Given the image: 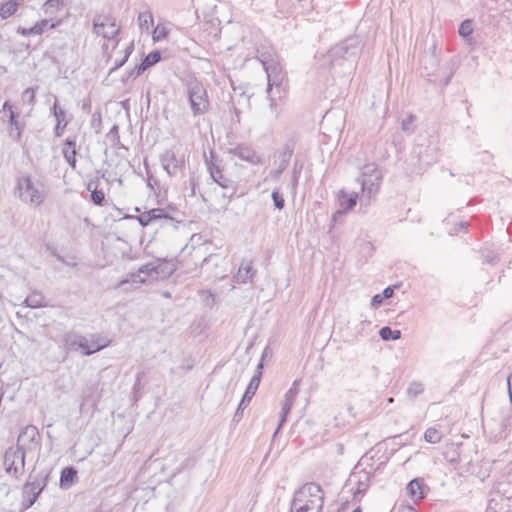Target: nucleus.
I'll return each mask as SVG.
<instances>
[{
	"mask_svg": "<svg viewBox=\"0 0 512 512\" xmlns=\"http://www.w3.org/2000/svg\"><path fill=\"white\" fill-rule=\"evenodd\" d=\"M486 512H512V462L493 483Z\"/></svg>",
	"mask_w": 512,
	"mask_h": 512,
	"instance_id": "obj_1",
	"label": "nucleus"
},
{
	"mask_svg": "<svg viewBox=\"0 0 512 512\" xmlns=\"http://www.w3.org/2000/svg\"><path fill=\"white\" fill-rule=\"evenodd\" d=\"M291 507L301 512H322L324 496L321 486L314 482L304 484L294 493Z\"/></svg>",
	"mask_w": 512,
	"mask_h": 512,
	"instance_id": "obj_2",
	"label": "nucleus"
},
{
	"mask_svg": "<svg viewBox=\"0 0 512 512\" xmlns=\"http://www.w3.org/2000/svg\"><path fill=\"white\" fill-rule=\"evenodd\" d=\"M50 477V471L40 470L37 473L32 471L28 480L22 487V506L28 509L34 505L41 492L46 488Z\"/></svg>",
	"mask_w": 512,
	"mask_h": 512,
	"instance_id": "obj_3",
	"label": "nucleus"
},
{
	"mask_svg": "<svg viewBox=\"0 0 512 512\" xmlns=\"http://www.w3.org/2000/svg\"><path fill=\"white\" fill-rule=\"evenodd\" d=\"M186 92L194 116L205 114L209 110V100L204 85L197 79L187 82Z\"/></svg>",
	"mask_w": 512,
	"mask_h": 512,
	"instance_id": "obj_4",
	"label": "nucleus"
},
{
	"mask_svg": "<svg viewBox=\"0 0 512 512\" xmlns=\"http://www.w3.org/2000/svg\"><path fill=\"white\" fill-rule=\"evenodd\" d=\"M17 190L19 198L23 202L34 206L41 205L46 198L44 186L39 182L34 183L29 176L21 177L18 180Z\"/></svg>",
	"mask_w": 512,
	"mask_h": 512,
	"instance_id": "obj_5",
	"label": "nucleus"
},
{
	"mask_svg": "<svg viewBox=\"0 0 512 512\" xmlns=\"http://www.w3.org/2000/svg\"><path fill=\"white\" fill-rule=\"evenodd\" d=\"M26 454L16 446L7 448L3 460L5 472L15 479H20L24 473Z\"/></svg>",
	"mask_w": 512,
	"mask_h": 512,
	"instance_id": "obj_6",
	"label": "nucleus"
},
{
	"mask_svg": "<svg viewBox=\"0 0 512 512\" xmlns=\"http://www.w3.org/2000/svg\"><path fill=\"white\" fill-rule=\"evenodd\" d=\"M205 163L214 182L225 190H231V193L236 192L237 185L223 174L222 160L213 151L210 152L209 158L205 157Z\"/></svg>",
	"mask_w": 512,
	"mask_h": 512,
	"instance_id": "obj_7",
	"label": "nucleus"
},
{
	"mask_svg": "<svg viewBox=\"0 0 512 512\" xmlns=\"http://www.w3.org/2000/svg\"><path fill=\"white\" fill-rule=\"evenodd\" d=\"M15 446L25 453L39 450L40 434L38 428L34 425H27L18 435Z\"/></svg>",
	"mask_w": 512,
	"mask_h": 512,
	"instance_id": "obj_8",
	"label": "nucleus"
},
{
	"mask_svg": "<svg viewBox=\"0 0 512 512\" xmlns=\"http://www.w3.org/2000/svg\"><path fill=\"white\" fill-rule=\"evenodd\" d=\"M93 31L105 39H113L119 34V27H117L114 17L99 14L93 19Z\"/></svg>",
	"mask_w": 512,
	"mask_h": 512,
	"instance_id": "obj_9",
	"label": "nucleus"
},
{
	"mask_svg": "<svg viewBox=\"0 0 512 512\" xmlns=\"http://www.w3.org/2000/svg\"><path fill=\"white\" fill-rule=\"evenodd\" d=\"M156 270V261L142 265L137 272L131 273L129 278L120 281L117 287L127 290L126 285L130 284L133 288H138L148 277H155Z\"/></svg>",
	"mask_w": 512,
	"mask_h": 512,
	"instance_id": "obj_10",
	"label": "nucleus"
},
{
	"mask_svg": "<svg viewBox=\"0 0 512 512\" xmlns=\"http://www.w3.org/2000/svg\"><path fill=\"white\" fill-rule=\"evenodd\" d=\"M159 160L163 169L170 177L178 175L185 168L184 157L178 156L172 149H167L161 153Z\"/></svg>",
	"mask_w": 512,
	"mask_h": 512,
	"instance_id": "obj_11",
	"label": "nucleus"
},
{
	"mask_svg": "<svg viewBox=\"0 0 512 512\" xmlns=\"http://www.w3.org/2000/svg\"><path fill=\"white\" fill-rule=\"evenodd\" d=\"M260 381H261V372H259V374H255L251 378V380L245 390V393L238 405V408L233 416L234 422H239L242 419L243 411L249 405L251 399L255 395V393L260 385Z\"/></svg>",
	"mask_w": 512,
	"mask_h": 512,
	"instance_id": "obj_12",
	"label": "nucleus"
},
{
	"mask_svg": "<svg viewBox=\"0 0 512 512\" xmlns=\"http://www.w3.org/2000/svg\"><path fill=\"white\" fill-rule=\"evenodd\" d=\"M262 63L267 74V93H270L272 87H279L283 80L282 67L275 60L263 61Z\"/></svg>",
	"mask_w": 512,
	"mask_h": 512,
	"instance_id": "obj_13",
	"label": "nucleus"
},
{
	"mask_svg": "<svg viewBox=\"0 0 512 512\" xmlns=\"http://www.w3.org/2000/svg\"><path fill=\"white\" fill-rule=\"evenodd\" d=\"M20 113L18 111H11V115H8V135L16 143H20L22 140V133L26 127V122L19 119Z\"/></svg>",
	"mask_w": 512,
	"mask_h": 512,
	"instance_id": "obj_14",
	"label": "nucleus"
},
{
	"mask_svg": "<svg viewBox=\"0 0 512 512\" xmlns=\"http://www.w3.org/2000/svg\"><path fill=\"white\" fill-rule=\"evenodd\" d=\"M294 141L293 140H289L287 141L284 146H283V149L282 151L280 152L279 154V165H278V168L272 172V176L274 178H279L280 175L286 170V168L288 167L289 165V162L291 160V157L294 153Z\"/></svg>",
	"mask_w": 512,
	"mask_h": 512,
	"instance_id": "obj_15",
	"label": "nucleus"
},
{
	"mask_svg": "<svg viewBox=\"0 0 512 512\" xmlns=\"http://www.w3.org/2000/svg\"><path fill=\"white\" fill-rule=\"evenodd\" d=\"M229 153L237 156L243 161H246L253 165L261 164V158L256 154V152L247 145H238L235 148L229 150Z\"/></svg>",
	"mask_w": 512,
	"mask_h": 512,
	"instance_id": "obj_16",
	"label": "nucleus"
},
{
	"mask_svg": "<svg viewBox=\"0 0 512 512\" xmlns=\"http://www.w3.org/2000/svg\"><path fill=\"white\" fill-rule=\"evenodd\" d=\"M255 274L256 270L253 268L252 261L243 259L240 263L237 274L233 276V280L236 283L246 284L248 282H252Z\"/></svg>",
	"mask_w": 512,
	"mask_h": 512,
	"instance_id": "obj_17",
	"label": "nucleus"
},
{
	"mask_svg": "<svg viewBox=\"0 0 512 512\" xmlns=\"http://www.w3.org/2000/svg\"><path fill=\"white\" fill-rule=\"evenodd\" d=\"M357 198V193H346L344 190H341L339 192V204L343 210L336 211L332 216V220L336 221L338 215H342L343 213L352 210L356 206Z\"/></svg>",
	"mask_w": 512,
	"mask_h": 512,
	"instance_id": "obj_18",
	"label": "nucleus"
},
{
	"mask_svg": "<svg viewBox=\"0 0 512 512\" xmlns=\"http://www.w3.org/2000/svg\"><path fill=\"white\" fill-rule=\"evenodd\" d=\"M110 340L100 333H93L89 335V348L86 351H82L85 356L92 355L107 346H109Z\"/></svg>",
	"mask_w": 512,
	"mask_h": 512,
	"instance_id": "obj_19",
	"label": "nucleus"
},
{
	"mask_svg": "<svg viewBox=\"0 0 512 512\" xmlns=\"http://www.w3.org/2000/svg\"><path fill=\"white\" fill-rule=\"evenodd\" d=\"M54 27H55L54 23H50L49 20L44 19V20L37 22L34 26H32L30 28L18 27L16 32H17V34L22 35V36L41 35L46 30L52 29Z\"/></svg>",
	"mask_w": 512,
	"mask_h": 512,
	"instance_id": "obj_20",
	"label": "nucleus"
},
{
	"mask_svg": "<svg viewBox=\"0 0 512 512\" xmlns=\"http://www.w3.org/2000/svg\"><path fill=\"white\" fill-rule=\"evenodd\" d=\"M358 181L361 184L362 191L366 193L368 198L374 196L381 185L382 175H376L374 177L359 178Z\"/></svg>",
	"mask_w": 512,
	"mask_h": 512,
	"instance_id": "obj_21",
	"label": "nucleus"
},
{
	"mask_svg": "<svg viewBox=\"0 0 512 512\" xmlns=\"http://www.w3.org/2000/svg\"><path fill=\"white\" fill-rule=\"evenodd\" d=\"M375 470L376 469L373 470L371 468L369 471L363 470L362 472H360L358 474H356V473L353 474L354 478L357 477V482H356L357 487L354 491V498H356L358 495L363 494L367 491V489L369 488L370 479L373 476Z\"/></svg>",
	"mask_w": 512,
	"mask_h": 512,
	"instance_id": "obj_22",
	"label": "nucleus"
},
{
	"mask_svg": "<svg viewBox=\"0 0 512 512\" xmlns=\"http://www.w3.org/2000/svg\"><path fill=\"white\" fill-rule=\"evenodd\" d=\"M424 486L425 483L422 478H415L407 484V493L415 503L424 498Z\"/></svg>",
	"mask_w": 512,
	"mask_h": 512,
	"instance_id": "obj_23",
	"label": "nucleus"
},
{
	"mask_svg": "<svg viewBox=\"0 0 512 512\" xmlns=\"http://www.w3.org/2000/svg\"><path fill=\"white\" fill-rule=\"evenodd\" d=\"M52 110L57 121L54 133L56 137H60L68 124V121L66 120V112L62 108L58 107L57 102L53 104Z\"/></svg>",
	"mask_w": 512,
	"mask_h": 512,
	"instance_id": "obj_24",
	"label": "nucleus"
},
{
	"mask_svg": "<svg viewBox=\"0 0 512 512\" xmlns=\"http://www.w3.org/2000/svg\"><path fill=\"white\" fill-rule=\"evenodd\" d=\"M78 478V472L73 466L62 469L60 474V487L62 489L70 488Z\"/></svg>",
	"mask_w": 512,
	"mask_h": 512,
	"instance_id": "obj_25",
	"label": "nucleus"
},
{
	"mask_svg": "<svg viewBox=\"0 0 512 512\" xmlns=\"http://www.w3.org/2000/svg\"><path fill=\"white\" fill-rule=\"evenodd\" d=\"M99 179H92L87 183V190L91 192V201L97 206H102L105 201V194L98 189Z\"/></svg>",
	"mask_w": 512,
	"mask_h": 512,
	"instance_id": "obj_26",
	"label": "nucleus"
},
{
	"mask_svg": "<svg viewBox=\"0 0 512 512\" xmlns=\"http://www.w3.org/2000/svg\"><path fill=\"white\" fill-rule=\"evenodd\" d=\"M148 215L151 224L159 223L161 225L172 223L174 218L171 217L164 209L162 208H153L148 210Z\"/></svg>",
	"mask_w": 512,
	"mask_h": 512,
	"instance_id": "obj_27",
	"label": "nucleus"
},
{
	"mask_svg": "<svg viewBox=\"0 0 512 512\" xmlns=\"http://www.w3.org/2000/svg\"><path fill=\"white\" fill-rule=\"evenodd\" d=\"M156 268L155 278H168L175 271V265L172 262L160 259L156 261Z\"/></svg>",
	"mask_w": 512,
	"mask_h": 512,
	"instance_id": "obj_28",
	"label": "nucleus"
},
{
	"mask_svg": "<svg viewBox=\"0 0 512 512\" xmlns=\"http://www.w3.org/2000/svg\"><path fill=\"white\" fill-rule=\"evenodd\" d=\"M23 0H8L0 5V17L2 20L8 19L16 13Z\"/></svg>",
	"mask_w": 512,
	"mask_h": 512,
	"instance_id": "obj_29",
	"label": "nucleus"
},
{
	"mask_svg": "<svg viewBox=\"0 0 512 512\" xmlns=\"http://www.w3.org/2000/svg\"><path fill=\"white\" fill-rule=\"evenodd\" d=\"M45 297L41 292L34 291L27 296L24 303L30 308H40L44 306Z\"/></svg>",
	"mask_w": 512,
	"mask_h": 512,
	"instance_id": "obj_30",
	"label": "nucleus"
},
{
	"mask_svg": "<svg viewBox=\"0 0 512 512\" xmlns=\"http://www.w3.org/2000/svg\"><path fill=\"white\" fill-rule=\"evenodd\" d=\"M81 335L76 332H68L63 336L64 346L67 350L77 351Z\"/></svg>",
	"mask_w": 512,
	"mask_h": 512,
	"instance_id": "obj_31",
	"label": "nucleus"
},
{
	"mask_svg": "<svg viewBox=\"0 0 512 512\" xmlns=\"http://www.w3.org/2000/svg\"><path fill=\"white\" fill-rule=\"evenodd\" d=\"M379 336L384 341H394L401 338V331L392 330L389 326H384L379 330Z\"/></svg>",
	"mask_w": 512,
	"mask_h": 512,
	"instance_id": "obj_32",
	"label": "nucleus"
},
{
	"mask_svg": "<svg viewBox=\"0 0 512 512\" xmlns=\"http://www.w3.org/2000/svg\"><path fill=\"white\" fill-rule=\"evenodd\" d=\"M424 439L426 442L431 444H437L442 439V434L434 427L428 428L424 433Z\"/></svg>",
	"mask_w": 512,
	"mask_h": 512,
	"instance_id": "obj_33",
	"label": "nucleus"
},
{
	"mask_svg": "<svg viewBox=\"0 0 512 512\" xmlns=\"http://www.w3.org/2000/svg\"><path fill=\"white\" fill-rule=\"evenodd\" d=\"M361 176L360 178L364 177H374L376 175H382L381 171L378 168V165L376 163H367L365 164L361 169Z\"/></svg>",
	"mask_w": 512,
	"mask_h": 512,
	"instance_id": "obj_34",
	"label": "nucleus"
},
{
	"mask_svg": "<svg viewBox=\"0 0 512 512\" xmlns=\"http://www.w3.org/2000/svg\"><path fill=\"white\" fill-rule=\"evenodd\" d=\"M292 404L293 403L291 401H287V400L284 401V403L282 405L280 419H279V422H278V427H277L274 435H276L278 433V431L280 430L282 425L286 422L287 416H288V414L291 411Z\"/></svg>",
	"mask_w": 512,
	"mask_h": 512,
	"instance_id": "obj_35",
	"label": "nucleus"
},
{
	"mask_svg": "<svg viewBox=\"0 0 512 512\" xmlns=\"http://www.w3.org/2000/svg\"><path fill=\"white\" fill-rule=\"evenodd\" d=\"M134 49V45L133 43H130L126 49H125V54L124 56L120 59V60H116L115 61V64L114 66L110 69V72L109 74L113 73L114 71L118 70L119 68H121L128 60L130 54L132 53Z\"/></svg>",
	"mask_w": 512,
	"mask_h": 512,
	"instance_id": "obj_36",
	"label": "nucleus"
},
{
	"mask_svg": "<svg viewBox=\"0 0 512 512\" xmlns=\"http://www.w3.org/2000/svg\"><path fill=\"white\" fill-rule=\"evenodd\" d=\"M458 33L463 38H468L473 33V21L471 19H466L461 22Z\"/></svg>",
	"mask_w": 512,
	"mask_h": 512,
	"instance_id": "obj_37",
	"label": "nucleus"
},
{
	"mask_svg": "<svg viewBox=\"0 0 512 512\" xmlns=\"http://www.w3.org/2000/svg\"><path fill=\"white\" fill-rule=\"evenodd\" d=\"M349 53V46L347 41L341 42L331 49V56L333 57H346Z\"/></svg>",
	"mask_w": 512,
	"mask_h": 512,
	"instance_id": "obj_38",
	"label": "nucleus"
},
{
	"mask_svg": "<svg viewBox=\"0 0 512 512\" xmlns=\"http://www.w3.org/2000/svg\"><path fill=\"white\" fill-rule=\"evenodd\" d=\"M62 153L64 158L70 155H76V141L75 139L67 138L64 142Z\"/></svg>",
	"mask_w": 512,
	"mask_h": 512,
	"instance_id": "obj_39",
	"label": "nucleus"
},
{
	"mask_svg": "<svg viewBox=\"0 0 512 512\" xmlns=\"http://www.w3.org/2000/svg\"><path fill=\"white\" fill-rule=\"evenodd\" d=\"M196 462H197V458L195 456H193V455L188 456L181 462L179 467L176 468L175 474H179L184 470L191 469L192 467H194Z\"/></svg>",
	"mask_w": 512,
	"mask_h": 512,
	"instance_id": "obj_40",
	"label": "nucleus"
},
{
	"mask_svg": "<svg viewBox=\"0 0 512 512\" xmlns=\"http://www.w3.org/2000/svg\"><path fill=\"white\" fill-rule=\"evenodd\" d=\"M62 5V0H47L43 4V9L46 14H53L59 10Z\"/></svg>",
	"mask_w": 512,
	"mask_h": 512,
	"instance_id": "obj_41",
	"label": "nucleus"
},
{
	"mask_svg": "<svg viewBox=\"0 0 512 512\" xmlns=\"http://www.w3.org/2000/svg\"><path fill=\"white\" fill-rule=\"evenodd\" d=\"M107 139L113 144V146H120L119 127L113 125L106 135Z\"/></svg>",
	"mask_w": 512,
	"mask_h": 512,
	"instance_id": "obj_42",
	"label": "nucleus"
},
{
	"mask_svg": "<svg viewBox=\"0 0 512 512\" xmlns=\"http://www.w3.org/2000/svg\"><path fill=\"white\" fill-rule=\"evenodd\" d=\"M161 60V53L157 50L150 52L142 61L147 68L155 65Z\"/></svg>",
	"mask_w": 512,
	"mask_h": 512,
	"instance_id": "obj_43",
	"label": "nucleus"
},
{
	"mask_svg": "<svg viewBox=\"0 0 512 512\" xmlns=\"http://www.w3.org/2000/svg\"><path fill=\"white\" fill-rule=\"evenodd\" d=\"M138 23L141 29L149 28V25L153 23V17L150 12H141L138 15Z\"/></svg>",
	"mask_w": 512,
	"mask_h": 512,
	"instance_id": "obj_44",
	"label": "nucleus"
},
{
	"mask_svg": "<svg viewBox=\"0 0 512 512\" xmlns=\"http://www.w3.org/2000/svg\"><path fill=\"white\" fill-rule=\"evenodd\" d=\"M423 391H424V387H423L422 383L412 382L407 389V394H408V396L415 398L418 395H420Z\"/></svg>",
	"mask_w": 512,
	"mask_h": 512,
	"instance_id": "obj_45",
	"label": "nucleus"
},
{
	"mask_svg": "<svg viewBox=\"0 0 512 512\" xmlns=\"http://www.w3.org/2000/svg\"><path fill=\"white\" fill-rule=\"evenodd\" d=\"M271 198L273 200V203H274V206L275 208L281 210L284 208L285 206V200L283 198V195L279 192L278 189H275L272 194H271Z\"/></svg>",
	"mask_w": 512,
	"mask_h": 512,
	"instance_id": "obj_46",
	"label": "nucleus"
},
{
	"mask_svg": "<svg viewBox=\"0 0 512 512\" xmlns=\"http://www.w3.org/2000/svg\"><path fill=\"white\" fill-rule=\"evenodd\" d=\"M415 121V117L413 115H409L407 118L403 119L402 120V123H401V128L404 132H407V133H413L414 132V123Z\"/></svg>",
	"mask_w": 512,
	"mask_h": 512,
	"instance_id": "obj_47",
	"label": "nucleus"
},
{
	"mask_svg": "<svg viewBox=\"0 0 512 512\" xmlns=\"http://www.w3.org/2000/svg\"><path fill=\"white\" fill-rule=\"evenodd\" d=\"M22 100L33 106L35 104V89L32 87L25 89L22 92Z\"/></svg>",
	"mask_w": 512,
	"mask_h": 512,
	"instance_id": "obj_48",
	"label": "nucleus"
},
{
	"mask_svg": "<svg viewBox=\"0 0 512 512\" xmlns=\"http://www.w3.org/2000/svg\"><path fill=\"white\" fill-rule=\"evenodd\" d=\"M483 259L488 264H495L499 261L497 254L492 251H488L487 253L483 252Z\"/></svg>",
	"mask_w": 512,
	"mask_h": 512,
	"instance_id": "obj_49",
	"label": "nucleus"
},
{
	"mask_svg": "<svg viewBox=\"0 0 512 512\" xmlns=\"http://www.w3.org/2000/svg\"><path fill=\"white\" fill-rule=\"evenodd\" d=\"M149 218V215H148V211H145L143 213H141L137 219H138V222L140 223L141 226L143 227H146V226H149L151 225V222H150V219Z\"/></svg>",
	"mask_w": 512,
	"mask_h": 512,
	"instance_id": "obj_50",
	"label": "nucleus"
},
{
	"mask_svg": "<svg viewBox=\"0 0 512 512\" xmlns=\"http://www.w3.org/2000/svg\"><path fill=\"white\" fill-rule=\"evenodd\" d=\"M143 377H144V372L137 373L136 380H135V383L133 385V392L134 393H137L138 391L141 390V388H142L141 381H142Z\"/></svg>",
	"mask_w": 512,
	"mask_h": 512,
	"instance_id": "obj_51",
	"label": "nucleus"
},
{
	"mask_svg": "<svg viewBox=\"0 0 512 512\" xmlns=\"http://www.w3.org/2000/svg\"><path fill=\"white\" fill-rule=\"evenodd\" d=\"M78 345V350L86 351L89 348V337L82 336L80 337Z\"/></svg>",
	"mask_w": 512,
	"mask_h": 512,
	"instance_id": "obj_52",
	"label": "nucleus"
},
{
	"mask_svg": "<svg viewBox=\"0 0 512 512\" xmlns=\"http://www.w3.org/2000/svg\"><path fill=\"white\" fill-rule=\"evenodd\" d=\"M298 381H294L293 386H296ZM297 394V390L294 387L290 388L285 394V400L291 401L293 403L294 397Z\"/></svg>",
	"mask_w": 512,
	"mask_h": 512,
	"instance_id": "obj_53",
	"label": "nucleus"
},
{
	"mask_svg": "<svg viewBox=\"0 0 512 512\" xmlns=\"http://www.w3.org/2000/svg\"><path fill=\"white\" fill-rule=\"evenodd\" d=\"M300 172H301V167L298 168V165L296 162L293 167V175H292V184L294 186L297 185V183H298Z\"/></svg>",
	"mask_w": 512,
	"mask_h": 512,
	"instance_id": "obj_54",
	"label": "nucleus"
},
{
	"mask_svg": "<svg viewBox=\"0 0 512 512\" xmlns=\"http://www.w3.org/2000/svg\"><path fill=\"white\" fill-rule=\"evenodd\" d=\"M383 302V296L381 294H376L371 299V306L377 308Z\"/></svg>",
	"mask_w": 512,
	"mask_h": 512,
	"instance_id": "obj_55",
	"label": "nucleus"
},
{
	"mask_svg": "<svg viewBox=\"0 0 512 512\" xmlns=\"http://www.w3.org/2000/svg\"><path fill=\"white\" fill-rule=\"evenodd\" d=\"M2 111L11 115V111H16L10 101H5L2 106Z\"/></svg>",
	"mask_w": 512,
	"mask_h": 512,
	"instance_id": "obj_56",
	"label": "nucleus"
},
{
	"mask_svg": "<svg viewBox=\"0 0 512 512\" xmlns=\"http://www.w3.org/2000/svg\"><path fill=\"white\" fill-rule=\"evenodd\" d=\"M394 294V287H391V286H388L386 287L383 292H382V296H383V299L386 298H391Z\"/></svg>",
	"mask_w": 512,
	"mask_h": 512,
	"instance_id": "obj_57",
	"label": "nucleus"
},
{
	"mask_svg": "<svg viewBox=\"0 0 512 512\" xmlns=\"http://www.w3.org/2000/svg\"><path fill=\"white\" fill-rule=\"evenodd\" d=\"M134 68L136 70V76L141 75L148 69L143 61L139 65H136Z\"/></svg>",
	"mask_w": 512,
	"mask_h": 512,
	"instance_id": "obj_58",
	"label": "nucleus"
},
{
	"mask_svg": "<svg viewBox=\"0 0 512 512\" xmlns=\"http://www.w3.org/2000/svg\"><path fill=\"white\" fill-rule=\"evenodd\" d=\"M267 351H268V347H266V348L264 349L263 353H262V359H261V361L259 362V364L257 365L256 373H255V374H259V372H261V373H262L263 366H264V365H263V359H264V357L266 356Z\"/></svg>",
	"mask_w": 512,
	"mask_h": 512,
	"instance_id": "obj_59",
	"label": "nucleus"
},
{
	"mask_svg": "<svg viewBox=\"0 0 512 512\" xmlns=\"http://www.w3.org/2000/svg\"><path fill=\"white\" fill-rule=\"evenodd\" d=\"M507 385H508L509 399L512 404V372L507 377Z\"/></svg>",
	"mask_w": 512,
	"mask_h": 512,
	"instance_id": "obj_60",
	"label": "nucleus"
},
{
	"mask_svg": "<svg viewBox=\"0 0 512 512\" xmlns=\"http://www.w3.org/2000/svg\"><path fill=\"white\" fill-rule=\"evenodd\" d=\"M65 160L72 168L76 167V155L67 156Z\"/></svg>",
	"mask_w": 512,
	"mask_h": 512,
	"instance_id": "obj_61",
	"label": "nucleus"
},
{
	"mask_svg": "<svg viewBox=\"0 0 512 512\" xmlns=\"http://www.w3.org/2000/svg\"><path fill=\"white\" fill-rule=\"evenodd\" d=\"M269 106H270V109H271L272 113L275 112V117H277L278 116V112L276 111L277 103H276V101L274 99H270Z\"/></svg>",
	"mask_w": 512,
	"mask_h": 512,
	"instance_id": "obj_62",
	"label": "nucleus"
},
{
	"mask_svg": "<svg viewBox=\"0 0 512 512\" xmlns=\"http://www.w3.org/2000/svg\"><path fill=\"white\" fill-rule=\"evenodd\" d=\"M347 410H348V414H349V416H350L351 418H353V419H354V418H356V412H355V409H354V407H353L351 404H349V405H348Z\"/></svg>",
	"mask_w": 512,
	"mask_h": 512,
	"instance_id": "obj_63",
	"label": "nucleus"
},
{
	"mask_svg": "<svg viewBox=\"0 0 512 512\" xmlns=\"http://www.w3.org/2000/svg\"><path fill=\"white\" fill-rule=\"evenodd\" d=\"M401 512H417V511L411 506H406V507L402 508Z\"/></svg>",
	"mask_w": 512,
	"mask_h": 512,
	"instance_id": "obj_64",
	"label": "nucleus"
}]
</instances>
